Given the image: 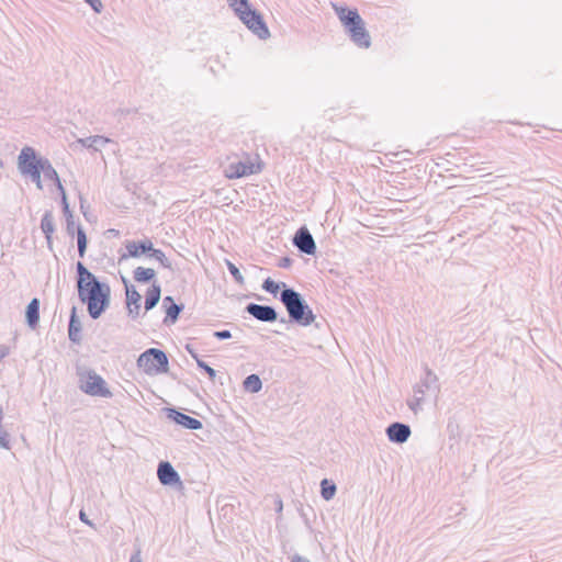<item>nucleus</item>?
I'll use <instances>...</instances> for the list:
<instances>
[{
	"mask_svg": "<svg viewBox=\"0 0 562 562\" xmlns=\"http://www.w3.org/2000/svg\"><path fill=\"white\" fill-rule=\"evenodd\" d=\"M213 336L220 340H225L232 337V333L229 330L223 329L214 331Z\"/></svg>",
	"mask_w": 562,
	"mask_h": 562,
	"instance_id": "nucleus-35",
	"label": "nucleus"
},
{
	"mask_svg": "<svg viewBox=\"0 0 562 562\" xmlns=\"http://www.w3.org/2000/svg\"><path fill=\"white\" fill-rule=\"evenodd\" d=\"M335 493H336V485L327 479L322 480V482H321L322 497L325 501H329L334 497Z\"/></svg>",
	"mask_w": 562,
	"mask_h": 562,
	"instance_id": "nucleus-27",
	"label": "nucleus"
},
{
	"mask_svg": "<svg viewBox=\"0 0 562 562\" xmlns=\"http://www.w3.org/2000/svg\"><path fill=\"white\" fill-rule=\"evenodd\" d=\"M61 193V203H63V212L64 213H69V204L67 202V196H66V192H65V189L63 188V191H60Z\"/></svg>",
	"mask_w": 562,
	"mask_h": 562,
	"instance_id": "nucleus-38",
	"label": "nucleus"
},
{
	"mask_svg": "<svg viewBox=\"0 0 562 562\" xmlns=\"http://www.w3.org/2000/svg\"><path fill=\"white\" fill-rule=\"evenodd\" d=\"M81 322L77 316V310L74 306L71 308L70 318H69V325H68V337L71 342L80 344L82 337H81Z\"/></svg>",
	"mask_w": 562,
	"mask_h": 562,
	"instance_id": "nucleus-17",
	"label": "nucleus"
},
{
	"mask_svg": "<svg viewBox=\"0 0 562 562\" xmlns=\"http://www.w3.org/2000/svg\"><path fill=\"white\" fill-rule=\"evenodd\" d=\"M79 387L91 396L112 397L104 379L91 369H78Z\"/></svg>",
	"mask_w": 562,
	"mask_h": 562,
	"instance_id": "nucleus-5",
	"label": "nucleus"
},
{
	"mask_svg": "<svg viewBox=\"0 0 562 562\" xmlns=\"http://www.w3.org/2000/svg\"><path fill=\"white\" fill-rule=\"evenodd\" d=\"M149 257L155 258L162 267L172 270L171 261L166 257L162 250L153 247V250H149Z\"/></svg>",
	"mask_w": 562,
	"mask_h": 562,
	"instance_id": "nucleus-29",
	"label": "nucleus"
},
{
	"mask_svg": "<svg viewBox=\"0 0 562 562\" xmlns=\"http://www.w3.org/2000/svg\"><path fill=\"white\" fill-rule=\"evenodd\" d=\"M157 475L162 485L180 483V475L168 461L158 464Z\"/></svg>",
	"mask_w": 562,
	"mask_h": 562,
	"instance_id": "nucleus-13",
	"label": "nucleus"
},
{
	"mask_svg": "<svg viewBox=\"0 0 562 562\" xmlns=\"http://www.w3.org/2000/svg\"><path fill=\"white\" fill-rule=\"evenodd\" d=\"M128 310V314L132 316V317H137L139 315V311H140V304H135V305H132L130 307H127Z\"/></svg>",
	"mask_w": 562,
	"mask_h": 562,
	"instance_id": "nucleus-40",
	"label": "nucleus"
},
{
	"mask_svg": "<svg viewBox=\"0 0 562 562\" xmlns=\"http://www.w3.org/2000/svg\"><path fill=\"white\" fill-rule=\"evenodd\" d=\"M291 265H292V259H291V258H289V257H282V258L279 260V262H278V267H280V268H284V269H286V268L291 267Z\"/></svg>",
	"mask_w": 562,
	"mask_h": 562,
	"instance_id": "nucleus-39",
	"label": "nucleus"
},
{
	"mask_svg": "<svg viewBox=\"0 0 562 562\" xmlns=\"http://www.w3.org/2000/svg\"><path fill=\"white\" fill-rule=\"evenodd\" d=\"M428 392H431L437 398L440 393V384L436 373L425 367L424 376L413 386V396L407 400V406L415 415L423 409L422 405Z\"/></svg>",
	"mask_w": 562,
	"mask_h": 562,
	"instance_id": "nucleus-4",
	"label": "nucleus"
},
{
	"mask_svg": "<svg viewBox=\"0 0 562 562\" xmlns=\"http://www.w3.org/2000/svg\"><path fill=\"white\" fill-rule=\"evenodd\" d=\"M66 217V229L69 235H74L75 233V222L72 212L69 210V213H64Z\"/></svg>",
	"mask_w": 562,
	"mask_h": 562,
	"instance_id": "nucleus-34",
	"label": "nucleus"
},
{
	"mask_svg": "<svg viewBox=\"0 0 562 562\" xmlns=\"http://www.w3.org/2000/svg\"><path fill=\"white\" fill-rule=\"evenodd\" d=\"M226 266H227L229 273L236 281V283H238L239 285H243L245 283V279H244L243 274L240 273L239 269L233 262H231L228 260H226Z\"/></svg>",
	"mask_w": 562,
	"mask_h": 562,
	"instance_id": "nucleus-31",
	"label": "nucleus"
},
{
	"mask_svg": "<svg viewBox=\"0 0 562 562\" xmlns=\"http://www.w3.org/2000/svg\"><path fill=\"white\" fill-rule=\"evenodd\" d=\"M227 2L239 20L260 40H267L270 36L263 18L258 11L251 9L248 0H227Z\"/></svg>",
	"mask_w": 562,
	"mask_h": 562,
	"instance_id": "nucleus-3",
	"label": "nucleus"
},
{
	"mask_svg": "<svg viewBox=\"0 0 562 562\" xmlns=\"http://www.w3.org/2000/svg\"><path fill=\"white\" fill-rule=\"evenodd\" d=\"M78 297L87 304L91 318L98 319L109 307L111 289L101 282L81 261L76 265Z\"/></svg>",
	"mask_w": 562,
	"mask_h": 562,
	"instance_id": "nucleus-1",
	"label": "nucleus"
},
{
	"mask_svg": "<svg viewBox=\"0 0 562 562\" xmlns=\"http://www.w3.org/2000/svg\"><path fill=\"white\" fill-rule=\"evenodd\" d=\"M2 419H3V409L0 406V448L9 450V449H11V446H10V435L2 427Z\"/></svg>",
	"mask_w": 562,
	"mask_h": 562,
	"instance_id": "nucleus-30",
	"label": "nucleus"
},
{
	"mask_svg": "<svg viewBox=\"0 0 562 562\" xmlns=\"http://www.w3.org/2000/svg\"><path fill=\"white\" fill-rule=\"evenodd\" d=\"M281 284L283 290L280 294V301L285 306L290 321L302 326L311 325L315 319V315L303 296L294 289L288 288L285 283Z\"/></svg>",
	"mask_w": 562,
	"mask_h": 562,
	"instance_id": "nucleus-2",
	"label": "nucleus"
},
{
	"mask_svg": "<svg viewBox=\"0 0 562 562\" xmlns=\"http://www.w3.org/2000/svg\"><path fill=\"white\" fill-rule=\"evenodd\" d=\"M293 245L303 254L313 256L316 252L315 240L305 226L296 231L293 237Z\"/></svg>",
	"mask_w": 562,
	"mask_h": 562,
	"instance_id": "nucleus-8",
	"label": "nucleus"
},
{
	"mask_svg": "<svg viewBox=\"0 0 562 562\" xmlns=\"http://www.w3.org/2000/svg\"><path fill=\"white\" fill-rule=\"evenodd\" d=\"M277 508H279V510L282 509V502L281 501H279V505H277Z\"/></svg>",
	"mask_w": 562,
	"mask_h": 562,
	"instance_id": "nucleus-45",
	"label": "nucleus"
},
{
	"mask_svg": "<svg viewBox=\"0 0 562 562\" xmlns=\"http://www.w3.org/2000/svg\"><path fill=\"white\" fill-rule=\"evenodd\" d=\"M243 386L246 391L251 393H258L262 389V382L257 374H249L243 382Z\"/></svg>",
	"mask_w": 562,
	"mask_h": 562,
	"instance_id": "nucleus-25",
	"label": "nucleus"
},
{
	"mask_svg": "<svg viewBox=\"0 0 562 562\" xmlns=\"http://www.w3.org/2000/svg\"><path fill=\"white\" fill-rule=\"evenodd\" d=\"M245 310L249 315L260 322L273 323L278 319V313L276 308L270 305L249 303Z\"/></svg>",
	"mask_w": 562,
	"mask_h": 562,
	"instance_id": "nucleus-10",
	"label": "nucleus"
},
{
	"mask_svg": "<svg viewBox=\"0 0 562 562\" xmlns=\"http://www.w3.org/2000/svg\"><path fill=\"white\" fill-rule=\"evenodd\" d=\"M38 168L41 173L43 172L46 179L53 181L56 184L57 189L59 191H63V184L60 182L59 176L47 158L42 159V162H40Z\"/></svg>",
	"mask_w": 562,
	"mask_h": 562,
	"instance_id": "nucleus-18",
	"label": "nucleus"
},
{
	"mask_svg": "<svg viewBox=\"0 0 562 562\" xmlns=\"http://www.w3.org/2000/svg\"><path fill=\"white\" fill-rule=\"evenodd\" d=\"M140 548H136L135 549V552L132 554L131 559H130V562H142V557H140Z\"/></svg>",
	"mask_w": 562,
	"mask_h": 562,
	"instance_id": "nucleus-42",
	"label": "nucleus"
},
{
	"mask_svg": "<svg viewBox=\"0 0 562 562\" xmlns=\"http://www.w3.org/2000/svg\"><path fill=\"white\" fill-rule=\"evenodd\" d=\"M87 3L90 4V7L93 9L94 12L100 13L103 9L101 0H85Z\"/></svg>",
	"mask_w": 562,
	"mask_h": 562,
	"instance_id": "nucleus-36",
	"label": "nucleus"
},
{
	"mask_svg": "<svg viewBox=\"0 0 562 562\" xmlns=\"http://www.w3.org/2000/svg\"><path fill=\"white\" fill-rule=\"evenodd\" d=\"M79 519H80L83 524H86V525H88V526H90V527H93L92 521H91V520H89V518H88L87 514H86V513H85V510H82V509L79 512Z\"/></svg>",
	"mask_w": 562,
	"mask_h": 562,
	"instance_id": "nucleus-41",
	"label": "nucleus"
},
{
	"mask_svg": "<svg viewBox=\"0 0 562 562\" xmlns=\"http://www.w3.org/2000/svg\"><path fill=\"white\" fill-rule=\"evenodd\" d=\"M80 209L83 210V199L80 198Z\"/></svg>",
	"mask_w": 562,
	"mask_h": 562,
	"instance_id": "nucleus-44",
	"label": "nucleus"
},
{
	"mask_svg": "<svg viewBox=\"0 0 562 562\" xmlns=\"http://www.w3.org/2000/svg\"><path fill=\"white\" fill-rule=\"evenodd\" d=\"M412 434L411 427L403 423H392L386 428V436L391 442L404 443Z\"/></svg>",
	"mask_w": 562,
	"mask_h": 562,
	"instance_id": "nucleus-12",
	"label": "nucleus"
},
{
	"mask_svg": "<svg viewBox=\"0 0 562 562\" xmlns=\"http://www.w3.org/2000/svg\"><path fill=\"white\" fill-rule=\"evenodd\" d=\"M112 140L105 136L94 135L86 138H78L77 143L82 147L93 149L95 151L100 150L105 144L111 143Z\"/></svg>",
	"mask_w": 562,
	"mask_h": 562,
	"instance_id": "nucleus-21",
	"label": "nucleus"
},
{
	"mask_svg": "<svg viewBox=\"0 0 562 562\" xmlns=\"http://www.w3.org/2000/svg\"><path fill=\"white\" fill-rule=\"evenodd\" d=\"M169 417L178 425H181L182 427L190 430H198L203 426L199 419L176 409H170Z\"/></svg>",
	"mask_w": 562,
	"mask_h": 562,
	"instance_id": "nucleus-14",
	"label": "nucleus"
},
{
	"mask_svg": "<svg viewBox=\"0 0 562 562\" xmlns=\"http://www.w3.org/2000/svg\"><path fill=\"white\" fill-rule=\"evenodd\" d=\"M125 247L127 254L122 255L121 260L126 259L127 257L137 258L142 254H149V250H153V243L150 240L127 241Z\"/></svg>",
	"mask_w": 562,
	"mask_h": 562,
	"instance_id": "nucleus-15",
	"label": "nucleus"
},
{
	"mask_svg": "<svg viewBox=\"0 0 562 562\" xmlns=\"http://www.w3.org/2000/svg\"><path fill=\"white\" fill-rule=\"evenodd\" d=\"M156 276V272L151 268L137 267L133 271V278L136 282L146 283L151 281Z\"/></svg>",
	"mask_w": 562,
	"mask_h": 562,
	"instance_id": "nucleus-24",
	"label": "nucleus"
},
{
	"mask_svg": "<svg viewBox=\"0 0 562 562\" xmlns=\"http://www.w3.org/2000/svg\"><path fill=\"white\" fill-rule=\"evenodd\" d=\"M261 171V165L255 164L250 160L238 161L229 166L228 178H241L250 175H255Z\"/></svg>",
	"mask_w": 562,
	"mask_h": 562,
	"instance_id": "nucleus-11",
	"label": "nucleus"
},
{
	"mask_svg": "<svg viewBox=\"0 0 562 562\" xmlns=\"http://www.w3.org/2000/svg\"><path fill=\"white\" fill-rule=\"evenodd\" d=\"M353 44L360 48L371 46V36L366 30V24L360 14L353 9Z\"/></svg>",
	"mask_w": 562,
	"mask_h": 562,
	"instance_id": "nucleus-9",
	"label": "nucleus"
},
{
	"mask_svg": "<svg viewBox=\"0 0 562 562\" xmlns=\"http://www.w3.org/2000/svg\"><path fill=\"white\" fill-rule=\"evenodd\" d=\"M161 296L160 285L154 282L150 288L147 290L146 299H145V310H153L159 302Z\"/></svg>",
	"mask_w": 562,
	"mask_h": 562,
	"instance_id": "nucleus-22",
	"label": "nucleus"
},
{
	"mask_svg": "<svg viewBox=\"0 0 562 562\" xmlns=\"http://www.w3.org/2000/svg\"><path fill=\"white\" fill-rule=\"evenodd\" d=\"M38 189H42L41 171L29 175Z\"/></svg>",
	"mask_w": 562,
	"mask_h": 562,
	"instance_id": "nucleus-37",
	"label": "nucleus"
},
{
	"mask_svg": "<svg viewBox=\"0 0 562 562\" xmlns=\"http://www.w3.org/2000/svg\"><path fill=\"white\" fill-rule=\"evenodd\" d=\"M277 508H279V510L282 509V502L281 501H279V505H277Z\"/></svg>",
	"mask_w": 562,
	"mask_h": 562,
	"instance_id": "nucleus-46",
	"label": "nucleus"
},
{
	"mask_svg": "<svg viewBox=\"0 0 562 562\" xmlns=\"http://www.w3.org/2000/svg\"><path fill=\"white\" fill-rule=\"evenodd\" d=\"M77 245L79 257L83 258L87 250V235L80 225L77 227Z\"/></svg>",
	"mask_w": 562,
	"mask_h": 562,
	"instance_id": "nucleus-28",
	"label": "nucleus"
},
{
	"mask_svg": "<svg viewBox=\"0 0 562 562\" xmlns=\"http://www.w3.org/2000/svg\"><path fill=\"white\" fill-rule=\"evenodd\" d=\"M40 300L37 297H34L26 306V323L33 329L36 328V326L40 323Z\"/></svg>",
	"mask_w": 562,
	"mask_h": 562,
	"instance_id": "nucleus-19",
	"label": "nucleus"
},
{
	"mask_svg": "<svg viewBox=\"0 0 562 562\" xmlns=\"http://www.w3.org/2000/svg\"><path fill=\"white\" fill-rule=\"evenodd\" d=\"M292 562H310V561L300 555H295V557H293Z\"/></svg>",
	"mask_w": 562,
	"mask_h": 562,
	"instance_id": "nucleus-43",
	"label": "nucleus"
},
{
	"mask_svg": "<svg viewBox=\"0 0 562 562\" xmlns=\"http://www.w3.org/2000/svg\"><path fill=\"white\" fill-rule=\"evenodd\" d=\"M162 306L166 308L165 324H175L183 310L182 304H177L172 296H165L162 300Z\"/></svg>",
	"mask_w": 562,
	"mask_h": 562,
	"instance_id": "nucleus-16",
	"label": "nucleus"
},
{
	"mask_svg": "<svg viewBox=\"0 0 562 562\" xmlns=\"http://www.w3.org/2000/svg\"><path fill=\"white\" fill-rule=\"evenodd\" d=\"M43 158H37L36 153L32 147L25 146L22 148L19 158L18 167L22 175L29 176L40 171L38 165Z\"/></svg>",
	"mask_w": 562,
	"mask_h": 562,
	"instance_id": "nucleus-7",
	"label": "nucleus"
},
{
	"mask_svg": "<svg viewBox=\"0 0 562 562\" xmlns=\"http://www.w3.org/2000/svg\"><path fill=\"white\" fill-rule=\"evenodd\" d=\"M137 366L146 374H158L168 372V358L167 355L156 348H150L144 351L137 359Z\"/></svg>",
	"mask_w": 562,
	"mask_h": 562,
	"instance_id": "nucleus-6",
	"label": "nucleus"
},
{
	"mask_svg": "<svg viewBox=\"0 0 562 562\" xmlns=\"http://www.w3.org/2000/svg\"><path fill=\"white\" fill-rule=\"evenodd\" d=\"M123 282L125 284L126 305H127V307H130L132 305H135V304H140L142 296L136 291L134 285H128L126 279H124V278H123Z\"/></svg>",
	"mask_w": 562,
	"mask_h": 562,
	"instance_id": "nucleus-26",
	"label": "nucleus"
},
{
	"mask_svg": "<svg viewBox=\"0 0 562 562\" xmlns=\"http://www.w3.org/2000/svg\"><path fill=\"white\" fill-rule=\"evenodd\" d=\"M335 12L342 22L346 32L351 36V9L331 3Z\"/></svg>",
	"mask_w": 562,
	"mask_h": 562,
	"instance_id": "nucleus-23",
	"label": "nucleus"
},
{
	"mask_svg": "<svg viewBox=\"0 0 562 562\" xmlns=\"http://www.w3.org/2000/svg\"><path fill=\"white\" fill-rule=\"evenodd\" d=\"M192 356L196 359L198 367L203 369L209 374L211 380H214L216 375L215 370L211 368L207 363H205L203 360L198 359L195 355L192 353Z\"/></svg>",
	"mask_w": 562,
	"mask_h": 562,
	"instance_id": "nucleus-33",
	"label": "nucleus"
},
{
	"mask_svg": "<svg viewBox=\"0 0 562 562\" xmlns=\"http://www.w3.org/2000/svg\"><path fill=\"white\" fill-rule=\"evenodd\" d=\"M41 229L45 234L47 246L49 249L53 247L52 235L55 232L54 217L50 211H46L41 220Z\"/></svg>",
	"mask_w": 562,
	"mask_h": 562,
	"instance_id": "nucleus-20",
	"label": "nucleus"
},
{
	"mask_svg": "<svg viewBox=\"0 0 562 562\" xmlns=\"http://www.w3.org/2000/svg\"><path fill=\"white\" fill-rule=\"evenodd\" d=\"M262 289L276 296L280 290V283L267 278L262 283Z\"/></svg>",
	"mask_w": 562,
	"mask_h": 562,
	"instance_id": "nucleus-32",
	"label": "nucleus"
}]
</instances>
